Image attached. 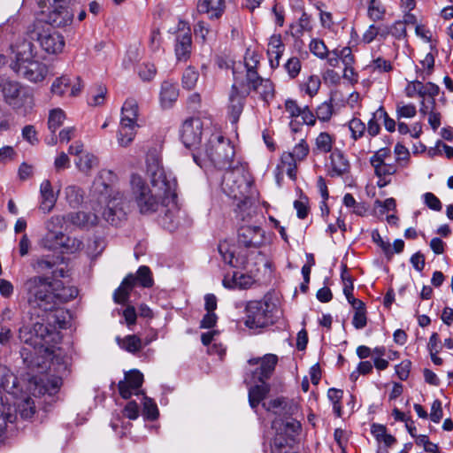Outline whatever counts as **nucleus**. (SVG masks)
I'll list each match as a JSON object with an SVG mask.
<instances>
[{
    "mask_svg": "<svg viewBox=\"0 0 453 453\" xmlns=\"http://www.w3.org/2000/svg\"><path fill=\"white\" fill-rule=\"evenodd\" d=\"M27 303L33 310L54 311L58 305L74 299L79 290L73 286H65L59 280H50V277L34 276L22 285Z\"/></svg>",
    "mask_w": 453,
    "mask_h": 453,
    "instance_id": "f257e3e1",
    "label": "nucleus"
},
{
    "mask_svg": "<svg viewBox=\"0 0 453 453\" xmlns=\"http://www.w3.org/2000/svg\"><path fill=\"white\" fill-rule=\"evenodd\" d=\"M35 55L34 43L29 40H22L15 46V59L10 65L11 69L30 82L42 81L49 69L46 64L35 59Z\"/></svg>",
    "mask_w": 453,
    "mask_h": 453,
    "instance_id": "f03ea898",
    "label": "nucleus"
},
{
    "mask_svg": "<svg viewBox=\"0 0 453 453\" xmlns=\"http://www.w3.org/2000/svg\"><path fill=\"white\" fill-rule=\"evenodd\" d=\"M130 184L132 196L142 214L150 215L169 206L171 199H166L161 192L150 188L141 176L133 174Z\"/></svg>",
    "mask_w": 453,
    "mask_h": 453,
    "instance_id": "7ed1b4c3",
    "label": "nucleus"
},
{
    "mask_svg": "<svg viewBox=\"0 0 453 453\" xmlns=\"http://www.w3.org/2000/svg\"><path fill=\"white\" fill-rule=\"evenodd\" d=\"M147 174L150 178L152 188L161 192L166 199L177 197L175 179L167 176L161 165V158L157 150L150 151L147 155Z\"/></svg>",
    "mask_w": 453,
    "mask_h": 453,
    "instance_id": "20e7f679",
    "label": "nucleus"
},
{
    "mask_svg": "<svg viewBox=\"0 0 453 453\" xmlns=\"http://www.w3.org/2000/svg\"><path fill=\"white\" fill-rule=\"evenodd\" d=\"M23 40L37 41L43 51L48 54H58L63 50L65 40L58 32L52 31L38 21L29 26Z\"/></svg>",
    "mask_w": 453,
    "mask_h": 453,
    "instance_id": "39448f33",
    "label": "nucleus"
},
{
    "mask_svg": "<svg viewBox=\"0 0 453 453\" xmlns=\"http://www.w3.org/2000/svg\"><path fill=\"white\" fill-rule=\"evenodd\" d=\"M221 188L234 200L248 196L250 183L246 179L242 167L237 165L226 169L222 176Z\"/></svg>",
    "mask_w": 453,
    "mask_h": 453,
    "instance_id": "423d86ee",
    "label": "nucleus"
},
{
    "mask_svg": "<svg viewBox=\"0 0 453 453\" xmlns=\"http://www.w3.org/2000/svg\"><path fill=\"white\" fill-rule=\"evenodd\" d=\"M181 142H223V136L216 127L203 128V121L198 118L186 119L180 128Z\"/></svg>",
    "mask_w": 453,
    "mask_h": 453,
    "instance_id": "0eeeda50",
    "label": "nucleus"
},
{
    "mask_svg": "<svg viewBox=\"0 0 453 453\" xmlns=\"http://www.w3.org/2000/svg\"><path fill=\"white\" fill-rule=\"evenodd\" d=\"M203 155L192 152L193 159L197 165H201L202 156L208 157L216 167L229 168L232 167L233 158L235 154V149L233 143H205Z\"/></svg>",
    "mask_w": 453,
    "mask_h": 453,
    "instance_id": "6e6552de",
    "label": "nucleus"
},
{
    "mask_svg": "<svg viewBox=\"0 0 453 453\" xmlns=\"http://www.w3.org/2000/svg\"><path fill=\"white\" fill-rule=\"evenodd\" d=\"M98 223L96 214L89 211H71L64 215H56L50 218V224L57 225L59 228H77L88 231Z\"/></svg>",
    "mask_w": 453,
    "mask_h": 453,
    "instance_id": "1a4fd4ad",
    "label": "nucleus"
},
{
    "mask_svg": "<svg viewBox=\"0 0 453 453\" xmlns=\"http://www.w3.org/2000/svg\"><path fill=\"white\" fill-rule=\"evenodd\" d=\"M154 280L150 269L146 265H142L136 272V275L130 273L121 282L119 287L115 289V303H125L129 300V296L136 284L143 288L153 286Z\"/></svg>",
    "mask_w": 453,
    "mask_h": 453,
    "instance_id": "9d476101",
    "label": "nucleus"
},
{
    "mask_svg": "<svg viewBox=\"0 0 453 453\" xmlns=\"http://www.w3.org/2000/svg\"><path fill=\"white\" fill-rule=\"evenodd\" d=\"M138 104L134 98H128L121 108L119 137L120 142H132L139 127L137 124Z\"/></svg>",
    "mask_w": 453,
    "mask_h": 453,
    "instance_id": "9b49d317",
    "label": "nucleus"
},
{
    "mask_svg": "<svg viewBox=\"0 0 453 453\" xmlns=\"http://www.w3.org/2000/svg\"><path fill=\"white\" fill-rule=\"evenodd\" d=\"M270 304L263 301H252L247 305L245 325L249 328H263L273 323Z\"/></svg>",
    "mask_w": 453,
    "mask_h": 453,
    "instance_id": "f8f14e48",
    "label": "nucleus"
},
{
    "mask_svg": "<svg viewBox=\"0 0 453 453\" xmlns=\"http://www.w3.org/2000/svg\"><path fill=\"white\" fill-rule=\"evenodd\" d=\"M113 172L111 170H102L94 180V191L100 196V202L107 203V209L104 212L107 222L113 221V208L110 207L112 193Z\"/></svg>",
    "mask_w": 453,
    "mask_h": 453,
    "instance_id": "ddd939ff",
    "label": "nucleus"
},
{
    "mask_svg": "<svg viewBox=\"0 0 453 453\" xmlns=\"http://www.w3.org/2000/svg\"><path fill=\"white\" fill-rule=\"evenodd\" d=\"M54 319L53 323L58 325V328H64L65 321L59 320L57 315H52ZM35 338L40 342L38 346L43 347L44 345H54L60 341V332L58 330L56 325L50 322L48 325L36 322L33 326Z\"/></svg>",
    "mask_w": 453,
    "mask_h": 453,
    "instance_id": "4468645a",
    "label": "nucleus"
},
{
    "mask_svg": "<svg viewBox=\"0 0 453 453\" xmlns=\"http://www.w3.org/2000/svg\"><path fill=\"white\" fill-rule=\"evenodd\" d=\"M50 11L47 15V23L52 27H61L72 23L73 13L69 9L70 0H47Z\"/></svg>",
    "mask_w": 453,
    "mask_h": 453,
    "instance_id": "2eb2a0df",
    "label": "nucleus"
},
{
    "mask_svg": "<svg viewBox=\"0 0 453 453\" xmlns=\"http://www.w3.org/2000/svg\"><path fill=\"white\" fill-rule=\"evenodd\" d=\"M237 242L244 248L258 249L265 243V231L257 225L242 224L238 228Z\"/></svg>",
    "mask_w": 453,
    "mask_h": 453,
    "instance_id": "dca6fc26",
    "label": "nucleus"
},
{
    "mask_svg": "<svg viewBox=\"0 0 453 453\" xmlns=\"http://www.w3.org/2000/svg\"><path fill=\"white\" fill-rule=\"evenodd\" d=\"M143 382V375L138 370H132L125 374V380L119 382V391L124 399L133 394L138 395V390Z\"/></svg>",
    "mask_w": 453,
    "mask_h": 453,
    "instance_id": "f3484780",
    "label": "nucleus"
},
{
    "mask_svg": "<svg viewBox=\"0 0 453 453\" xmlns=\"http://www.w3.org/2000/svg\"><path fill=\"white\" fill-rule=\"evenodd\" d=\"M56 227L58 226L50 224V219L47 221V233L41 239L40 245L43 249L58 252L61 255L65 234L61 231L54 230Z\"/></svg>",
    "mask_w": 453,
    "mask_h": 453,
    "instance_id": "a211bd4d",
    "label": "nucleus"
},
{
    "mask_svg": "<svg viewBox=\"0 0 453 453\" xmlns=\"http://www.w3.org/2000/svg\"><path fill=\"white\" fill-rule=\"evenodd\" d=\"M262 406L268 411H273L279 416H292L297 411V404L285 397H278L269 402H265Z\"/></svg>",
    "mask_w": 453,
    "mask_h": 453,
    "instance_id": "6ab92c4d",
    "label": "nucleus"
},
{
    "mask_svg": "<svg viewBox=\"0 0 453 453\" xmlns=\"http://www.w3.org/2000/svg\"><path fill=\"white\" fill-rule=\"evenodd\" d=\"M36 347H22L19 350L20 357L26 368L31 372H42L44 367L43 357L37 354Z\"/></svg>",
    "mask_w": 453,
    "mask_h": 453,
    "instance_id": "aec40b11",
    "label": "nucleus"
},
{
    "mask_svg": "<svg viewBox=\"0 0 453 453\" xmlns=\"http://www.w3.org/2000/svg\"><path fill=\"white\" fill-rule=\"evenodd\" d=\"M233 74H234L235 82L232 86V92L230 94L229 99H230V115L232 118V122L235 123L239 119V117L242 111L244 97L247 95L242 94V91H239V89L237 88L236 83H237L238 76H237V72L234 68L233 70Z\"/></svg>",
    "mask_w": 453,
    "mask_h": 453,
    "instance_id": "412c9836",
    "label": "nucleus"
},
{
    "mask_svg": "<svg viewBox=\"0 0 453 453\" xmlns=\"http://www.w3.org/2000/svg\"><path fill=\"white\" fill-rule=\"evenodd\" d=\"M158 212L160 213V222L163 226L169 231H173L179 223L177 217L179 209L176 203V197H173V199H171V203H169V206H165V208L160 209Z\"/></svg>",
    "mask_w": 453,
    "mask_h": 453,
    "instance_id": "4be33fe9",
    "label": "nucleus"
},
{
    "mask_svg": "<svg viewBox=\"0 0 453 453\" xmlns=\"http://www.w3.org/2000/svg\"><path fill=\"white\" fill-rule=\"evenodd\" d=\"M191 33L189 29L180 32L176 36L175 55L179 61H186L191 52Z\"/></svg>",
    "mask_w": 453,
    "mask_h": 453,
    "instance_id": "5701e85b",
    "label": "nucleus"
},
{
    "mask_svg": "<svg viewBox=\"0 0 453 453\" xmlns=\"http://www.w3.org/2000/svg\"><path fill=\"white\" fill-rule=\"evenodd\" d=\"M278 363V357L274 354H266L261 357V365L254 372L253 376L259 382H264L271 377Z\"/></svg>",
    "mask_w": 453,
    "mask_h": 453,
    "instance_id": "b1692460",
    "label": "nucleus"
},
{
    "mask_svg": "<svg viewBox=\"0 0 453 453\" xmlns=\"http://www.w3.org/2000/svg\"><path fill=\"white\" fill-rule=\"evenodd\" d=\"M179 96L178 85L170 81H165L160 88V104L163 108H170L177 101Z\"/></svg>",
    "mask_w": 453,
    "mask_h": 453,
    "instance_id": "393cba45",
    "label": "nucleus"
},
{
    "mask_svg": "<svg viewBox=\"0 0 453 453\" xmlns=\"http://www.w3.org/2000/svg\"><path fill=\"white\" fill-rule=\"evenodd\" d=\"M236 217L242 224H249L257 215V207L249 196H245L237 203Z\"/></svg>",
    "mask_w": 453,
    "mask_h": 453,
    "instance_id": "a878e982",
    "label": "nucleus"
},
{
    "mask_svg": "<svg viewBox=\"0 0 453 453\" xmlns=\"http://www.w3.org/2000/svg\"><path fill=\"white\" fill-rule=\"evenodd\" d=\"M20 84L5 75L0 76V90L7 104H12L20 93Z\"/></svg>",
    "mask_w": 453,
    "mask_h": 453,
    "instance_id": "bb28decb",
    "label": "nucleus"
},
{
    "mask_svg": "<svg viewBox=\"0 0 453 453\" xmlns=\"http://www.w3.org/2000/svg\"><path fill=\"white\" fill-rule=\"evenodd\" d=\"M0 388L12 395H17L21 391L18 377L7 367L2 368Z\"/></svg>",
    "mask_w": 453,
    "mask_h": 453,
    "instance_id": "cd10ccee",
    "label": "nucleus"
},
{
    "mask_svg": "<svg viewBox=\"0 0 453 453\" xmlns=\"http://www.w3.org/2000/svg\"><path fill=\"white\" fill-rule=\"evenodd\" d=\"M197 10L210 14L211 19H219L224 12V0H198Z\"/></svg>",
    "mask_w": 453,
    "mask_h": 453,
    "instance_id": "c85d7f7f",
    "label": "nucleus"
},
{
    "mask_svg": "<svg viewBox=\"0 0 453 453\" xmlns=\"http://www.w3.org/2000/svg\"><path fill=\"white\" fill-rule=\"evenodd\" d=\"M40 193L42 196L40 209L43 212H50L56 203L57 197L54 195L51 183L49 180H45L42 182Z\"/></svg>",
    "mask_w": 453,
    "mask_h": 453,
    "instance_id": "c756f323",
    "label": "nucleus"
},
{
    "mask_svg": "<svg viewBox=\"0 0 453 453\" xmlns=\"http://www.w3.org/2000/svg\"><path fill=\"white\" fill-rule=\"evenodd\" d=\"M116 342L121 349L132 355H136L143 349L142 341L136 334H128L122 338L117 337Z\"/></svg>",
    "mask_w": 453,
    "mask_h": 453,
    "instance_id": "7c9ffc66",
    "label": "nucleus"
},
{
    "mask_svg": "<svg viewBox=\"0 0 453 453\" xmlns=\"http://www.w3.org/2000/svg\"><path fill=\"white\" fill-rule=\"evenodd\" d=\"M284 50V45L280 35H273L268 44L267 54L273 68L279 66L280 58Z\"/></svg>",
    "mask_w": 453,
    "mask_h": 453,
    "instance_id": "2f4dec72",
    "label": "nucleus"
},
{
    "mask_svg": "<svg viewBox=\"0 0 453 453\" xmlns=\"http://www.w3.org/2000/svg\"><path fill=\"white\" fill-rule=\"evenodd\" d=\"M125 303H120L123 306L118 310V314L120 317L119 323L126 325L129 330H133L137 321V311L134 306Z\"/></svg>",
    "mask_w": 453,
    "mask_h": 453,
    "instance_id": "473e14b6",
    "label": "nucleus"
},
{
    "mask_svg": "<svg viewBox=\"0 0 453 453\" xmlns=\"http://www.w3.org/2000/svg\"><path fill=\"white\" fill-rule=\"evenodd\" d=\"M270 387L265 381L261 385H256L249 389V403L252 409H255L258 403L265 398L269 393Z\"/></svg>",
    "mask_w": 453,
    "mask_h": 453,
    "instance_id": "72a5a7b5",
    "label": "nucleus"
},
{
    "mask_svg": "<svg viewBox=\"0 0 453 453\" xmlns=\"http://www.w3.org/2000/svg\"><path fill=\"white\" fill-rule=\"evenodd\" d=\"M74 163L81 172L88 174L94 167L98 165V159L95 155L82 151Z\"/></svg>",
    "mask_w": 453,
    "mask_h": 453,
    "instance_id": "f704fd0d",
    "label": "nucleus"
},
{
    "mask_svg": "<svg viewBox=\"0 0 453 453\" xmlns=\"http://www.w3.org/2000/svg\"><path fill=\"white\" fill-rule=\"evenodd\" d=\"M141 44L138 41L128 44L124 52L122 65L125 69L131 67L140 58Z\"/></svg>",
    "mask_w": 453,
    "mask_h": 453,
    "instance_id": "c9c22d12",
    "label": "nucleus"
},
{
    "mask_svg": "<svg viewBox=\"0 0 453 453\" xmlns=\"http://www.w3.org/2000/svg\"><path fill=\"white\" fill-rule=\"evenodd\" d=\"M65 198L72 208H78L84 200V191L78 186H68L65 190Z\"/></svg>",
    "mask_w": 453,
    "mask_h": 453,
    "instance_id": "e433bc0d",
    "label": "nucleus"
},
{
    "mask_svg": "<svg viewBox=\"0 0 453 453\" xmlns=\"http://www.w3.org/2000/svg\"><path fill=\"white\" fill-rule=\"evenodd\" d=\"M330 159L332 165V176H340L347 172L349 167L348 161L344 158L343 155L340 151L333 152L330 155Z\"/></svg>",
    "mask_w": 453,
    "mask_h": 453,
    "instance_id": "4c0bfd02",
    "label": "nucleus"
},
{
    "mask_svg": "<svg viewBox=\"0 0 453 453\" xmlns=\"http://www.w3.org/2000/svg\"><path fill=\"white\" fill-rule=\"evenodd\" d=\"M290 28L292 35L297 37L302 36L304 32L311 31L312 29L311 16L303 11L297 22L291 24Z\"/></svg>",
    "mask_w": 453,
    "mask_h": 453,
    "instance_id": "58836bf2",
    "label": "nucleus"
},
{
    "mask_svg": "<svg viewBox=\"0 0 453 453\" xmlns=\"http://www.w3.org/2000/svg\"><path fill=\"white\" fill-rule=\"evenodd\" d=\"M296 161L298 160L290 152H284L280 157V164L277 166V170H285L288 177L295 180Z\"/></svg>",
    "mask_w": 453,
    "mask_h": 453,
    "instance_id": "ea45409f",
    "label": "nucleus"
},
{
    "mask_svg": "<svg viewBox=\"0 0 453 453\" xmlns=\"http://www.w3.org/2000/svg\"><path fill=\"white\" fill-rule=\"evenodd\" d=\"M251 90L259 94L261 99L269 102L274 96V87L273 82L268 79H263Z\"/></svg>",
    "mask_w": 453,
    "mask_h": 453,
    "instance_id": "a19ab883",
    "label": "nucleus"
},
{
    "mask_svg": "<svg viewBox=\"0 0 453 453\" xmlns=\"http://www.w3.org/2000/svg\"><path fill=\"white\" fill-rule=\"evenodd\" d=\"M253 281L252 277L248 274L234 273L232 277V283L225 278L223 285L226 288L239 287L241 288H247L252 285Z\"/></svg>",
    "mask_w": 453,
    "mask_h": 453,
    "instance_id": "79ce46f5",
    "label": "nucleus"
},
{
    "mask_svg": "<svg viewBox=\"0 0 453 453\" xmlns=\"http://www.w3.org/2000/svg\"><path fill=\"white\" fill-rule=\"evenodd\" d=\"M219 252L221 254L223 260L233 267H240L245 265V261H240L239 257H234V253L229 250L227 243H220L219 245Z\"/></svg>",
    "mask_w": 453,
    "mask_h": 453,
    "instance_id": "37998d69",
    "label": "nucleus"
},
{
    "mask_svg": "<svg viewBox=\"0 0 453 453\" xmlns=\"http://www.w3.org/2000/svg\"><path fill=\"white\" fill-rule=\"evenodd\" d=\"M65 114L63 110L57 108L50 111L48 126L52 134L63 124Z\"/></svg>",
    "mask_w": 453,
    "mask_h": 453,
    "instance_id": "c03bdc74",
    "label": "nucleus"
},
{
    "mask_svg": "<svg viewBox=\"0 0 453 453\" xmlns=\"http://www.w3.org/2000/svg\"><path fill=\"white\" fill-rule=\"evenodd\" d=\"M19 338L27 344V347H37L40 344L35 338L33 327L30 326H23L19 330Z\"/></svg>",
    "mask_w": 453,
    "mask_h": 453,
    "instance_id": "a18cd8bd",
    "label": "nucleus"
},
{
    "mask_svg": "<svg viewBox=\"0 0 453 453\" xmlns=\"http://www.w3.org/2000/svg\"><path fill=\"white\" fill-rule=\"evenodd\" d=\"M198 78V72L195 68L188 66L185 69L182 75V87L188 90L193 89L196 85Z\"/></svg>",
    "mask_w": 453,
    "mask_h": 453,
    "instance_id": "49530a36",
    "label": "nucleus"
},
{
    "mask_svg": "<svg viewBox=\"0 0 453 453\" xmlns=\"http://www.w3.org/2000/svg\"><path fill=\"white\" fill-rule=\"evenodd\" d=\"M386 10L381 3L378 0H371L368 5V17L373 20H381L384 18Z\"/></svg>",
    "mask_w": 453,
    "mask_h": 453,
    "instance_id": "de8ad7c7",
    "label": "nucleus"
},
{
    "mask_svg": "<svg viewBox=\"0 0 453 453\" xmlns=\"http://www.w3.org/2000/svg\"><path fill=\"white\" fill-rule=\"evenodd\" d=\"M71 86L70 78L65 75H63L59 78H57L50 88V91L52 94L62 96L67 89Z\"/></svg>",
    "mask_w": 453,
    "mask_h": 453,
    "instance_id": "09e8293b",
    "label": "nucleus"
},
{
    "mask_svg": "<svg viewBox=\"0 0 453 453\" xmlns=\"http://www.w3.org/2000/svg\"><path fill=\"white\" fill-rule=\"evenodd\" d=\"M58 386L56 383H53L51 385V388H49L48 384L44 383L42 380H40L39 381H35L34 384V388H32V394L35 396H42L48 394L49 395H51L53 393L58 392Z\"/></svg>",
    "mask_w": 453,
    "mask_h": 453,
    "instance_id": "8fccbe9b",
    "label": "nucleus"
},
{
    "mask_svg": "<svg viewBox=\"0 0 453 453\" xmlns=\"http://www.w3.org/2000/svg\"><path fill=\"white\" fill-rule=\"evenodd\" d=\"M82 246L83 243L81 240L65 234L61 255L64 253H74L81 250Z\"/></svg>",
    "mask_w": 453,
    "mask_h": 453,
    "instance_id": "3c124183",
    "label": "nucleus"
},
{
    "mask_svg": "<svg viewBox=\"0 0 453 453\" xmlns=\"http://www.w3.org/2000/svg\"><path fill=\"white\" fill-rule=\"evenodd\" d=\"M63 261V257L61 255H58L50 258L49 257H42L38 259L36 262L37 268L39 270H50L53 269L58 264Z\"/></svg>",
    "mask_w": 453,
    "mask_h": 453,
    "instance_id": "603ef678",
    "label": "nucleus"
},
{
    "mask_svg": "<svg viewBox=\"0 0 453 453\" xmlns=\"http://www.w3.org/2000/svg\"><path fill=\"white\" fill-rule=\"evenodd\" d=\"M157 73V68L153 64L144 63L138 70V75L143 81H152Z\"/></svg>",
    "mask_w": 453,
    "mask_h": 453,
    "instance_id": "864d4df0",
    "label": "nucleus"
},
{
    "mask_svg": "<svg viewBox=\"0 0 453 453\" xmlns=\"http://www.w3.org/2000/svg\"><path fill=\"white\" fill-rule=\"evenodd\" d=\"M310 50L320 59H325L328 50L322 40L313 39L310 43Z\"/></svg>",
    "mask_w": 453,
    "mask_h": 453,
    "instance_id": "5fc2aeb1",
    "label": "nucleus"
},
{
    "mask_svg": "<svg viewBox=\"0 0 453 453\" xmlns=\"http://www.w3.org/2000/svg\"><path fill=\"white\" fill-rule=\"evenodd\" d=\"M143 415L146 418L155 420L158 417V409L151 398L144 397Z\"/></svg>",
    "mask_w": 453,
    "mask_h": 453,
    "instance_id": "6e6d98bb",
    "label": "nucleus"
},
{
    "mask_svg": "<svg viewBox=\"0 0 453 453\" xmlns=\"http://www.w3.org/2000/svg\"><path fill=\"white\" fill-rule=\"evenodd\" d=\"M371 164L374 167L376 175L379 177L393 174L396 171L392 162H378Z\"/></svg>",
    "mask_w": 453,
    "mask_h": 453,
    "instance_id": "4d7b16f0",
    "label": "nucleus"
},
{
    "mask_svg": "<svg viewBox=\"0 0 453 453\" xmlns=\"http://www.w3.org/2000/svg\"><path fill=\"white\" fill-rule=\"evenodd\" d=\"M375 118L383 120L384 127L388 132L395 130V121L388 116L382 106L375 111Z\"/></svg>",
    "mask_w": 453,
    "mask_h": 453,
    "instance_id": "13d9d810",
    "label": "nucleus"
},
{
    "mask_svg": "<svg viewBox=\"0 0 453 453\" xmlns=\"http://www.w3.org/2000/svg\"><path fill=\"white\" fill-rule=\"evenodd\" d=\"M262 80L263 78L258 75L257 69L246 70V81L248 88L242 90V93L248 95L252 88H254V86Z\"/></svg>",
    "mask_w": 453,
    "mask_h": 453,
    "instance_id": "bf43d9fd",
    "label": "nucleus"
},
{
    "mask_svg": "<svg viewBox=\"0 0 453 453\" xmlns=\"http://www.w3.org/2000/svg\"><path fill=\"white\" fill-rule=\"evenodd\" d=\"M425 204L431 210L435 211H441L442 204L440 199L433 193L426 192L423 195Z\"/></svg>",
    "mask_w": 453,
    "mask_h": 453,
    "instance_id": "052dcab7",
    "label": "nucleus"
},
{
    "mask_svg": "<svg viewBox=\"0 0 453 453\" xmlns=\"http://www.w3.org/2000/svg\"><path fill=\"white\" fill-rule=\"evenodd\" d=\"M349 127L354 140L360 138L365 131V125L358 119H351Z\"/></svg>",
    "mask_w": 453,
    "mask_h": 453,
    "instance_id": "680f3d73",
    "label": "nucleus"
},
{
    "mask_svg": "<svg viewBox=\"0 0 453 453\" xmlns=\"http://www.w3.org/2000/svg\"><path fill=\"white\" fill-rule=\"evenodd\" d=\"M332 114L333 105L327 102L321 104L316 110L317 118L322 121L329 120Z\"/></svg>",
    "mask_w": 453,
    "mask_h": 453,
    "instance_id": "e2e57ef3",
    "label": "nucleus"
},
{
    "mask_svg": "<svg viewBox=\"0 0 453 453\" xmlns=\"http://www.w3.org/2000/svg\"><path fill=\"white\" fill-rule=\"evenodd\" d=\"M320 79L317 75H311L308 78L307 82L305 83V92L311 96L317 94L320 88Z\"/></svg>",
    "mask_w": 453,
    "mask_h": 453,
    "instance_id": "0e129e2a",
    "label": "nucleus"
},
{
    "mask_svg": "<svg viewBox=\"0 0 453 453\" xmlns=\"http://www.w3.org/2000/svg\"><path fill=\"white\" fill-rule=\"evenodd\" d=\"M423 82L419 81H413L409 82L407 85L405 91L406 96L408 97H413L416 95H418L420 97H423Z\"/></svg>",
    "mask_w": 453,
    "mask_h": 453,
    "instance_id": "69168bd1",
    "label": "nucleus"
},
{
    "mask_svg": "<svg viewBox=\"0 0 453 453\" xmlns=\"http://www.w3.org/2000/svg\"><path fill=\"white\" fill-rule=\"evenodd\" d=\"M391 151L388 148H383L379 150L372 157L371 163H378V162H391L392 160Z\"/></svg>",
    "mask_w": 453,
    "mask_h": 453,
    "instance_id": "338daca9",
    "label": "nucleus"
},
{
    "mask_svg": "<svg viewBox=\"0 0 453 453\" xmlns=\"http://www.w3.org/2000/svg\"><path fill=\"white\" fill-rule=\"evenodd\" d=\"M416 112V107L413 104L397 105L396 107L397 119L413 118Z\"/></svg>",
    "mask_w": 453,
    "mask_h": 453,
    "instance_id": "774afa93",
    "label": "nucleus"
}]
</instances>
